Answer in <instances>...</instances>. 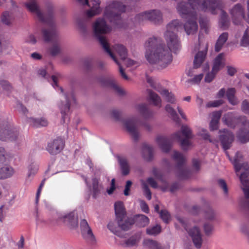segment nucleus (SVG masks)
I'll return each instance as SVG.
<instances>
[{
	"label": "nucleus",
	"mask_w": 249,
	"mask_h": 249,
	"mask_svg": "<svg viewBox=\"0 0 249 249\" xmlns=\"http://www.w3.org/2000/svg\"><path fill=\"white\" fill-rule=\"evenodd\" d=\"M193 137L191 129L185 125H183L181 128V132L178 131L172 135V138L180 142V146L183 150L188 149L191 143L189 139Z\"/></svg>",
	"instance_id": "7"
},
{
	"label": "nucleus",
	"mask_w": 249,
	"mask_h": 249,
	"mask_svg": "<svg viewBox=\"0 0 249 249\" xmlns=\"http://www.w3.org/2000/svg\"><path fill=\"white\" fill-rule=\"evenodd\" d=\"M228 38V34L227 33H222L218 37L215 45V51L218 52L221 49L223 45L226 42Z\"/></svg>",
	"instance_id": "33"
},
{
	"label": "nucleus",
	"mask_w": 249,
	"mask_h": 249,
	"mask_svg": "<svg viewBox=\"0 0 249 249\" xmlns=\"http://www.w3.org/2000/svg\"><path fill=\"white\" fill-rule=\"evenodd\" d=\"M107 228L114 234L120 236L119 232L118 231V227L115 222L113 221L109 222L107 225Z\"/></svg>",
	"instance_id": "51"
},
{
	"label": "nucleus",
	"mask_w": 249,
	"mask_h": 249,
	"mask_svg": "<svg viewBox=\"0 0 249 249\" xmlns=\"http://www.w3.org/2000/svg\"><path fill=\"white\" fill-rule=\"evenodd\" d=\"M173 158L177 162V167L179 171H181V170L183 168L186 161V159L184 156L180 153L178 151H175L173 155Z\"/></svg>",
	"instance_id": "31"
},
{
	"label": "nucleus",
	"mask_w": 249,
	"mask_h": 249,
	"mask_svg": "<svg viewBox=\"0 0 249 249\" xmlns=\"http://www.w3.org/2000/svg\"><path fill=\"white\" fill-rule=\"evenodd\" d=\"M192 165L193 168L196 170H199L201 165V161L197 159H194L192 160Z\"/></svg>",
	"instance_id": "58"
},
{
	"label": "nucleus",
	"mask_w": 249,
	"mask_h": 249,
	"mask_svg": "<svg viewBox=\"0 0 249 249\" xmlns=\"http://www.w3.org/2000/svg\"><path fill=\"white\" fill-rule=\"evenodd\" d=\"M156 176L157 179L159 180L161 182L163 183V185L160 187V188L163 192L166 191L168 187V184L166 181L165 177L162 175V172H155Z\"/></svg>",
	"instance_id": "39"
},
{
	"label": "nucleus",
	"mask_w": 249,
	"mask_h": 249,
	"mask_svg": "<svg viewBox=\"0 0 249 249\" xmlns=\"http://www.w3.org/2000/svg\"><path fill=\"white\" fill-rule=\"evenodd\" d=\"M165 110L170 113L172 119L176 122H178L179 119L174 109L170 105H167L165 107Z\"/></svg>",
	"instance_id": "46"
},
{
	"label": "nucleus",
	"mask_w": 249,
	"mask_h": 249,
	"mask_svg": "<svg viewBox=\"0 0 249 249\" xmlns=\"http://www.w3.org/2000/svg\"><path fill=\"white\" fill-rule=\"evenodd\" d=\"M156 142L162 151L167 153L171 149L172 141L170 138L159 136L157 137Z\"/></svg>",
	"instance_id": "23"
},
{
	"label": "nucleus",
	"mask_w": 249,
	"mask_h": 249,
	"mask_svg": "<svg viewBox=\"0 0 249 249\" xmlns=\"http://www.w3.org/2000/svg\"><path fill=\"white\" fill-rule=\"evenodd\" d=\"M216 73L213 72V70L211 73H208L206 74L205 77V81L206 82L210 83L213 79L215 74Z\"/></svg>",
	"instance_id": "63"
},
{
	"label": "nucleus",
	"mask_w": 249,
	"mask_h": 249,
	"mask_svg": "<svg viewBox=\"0 0 249 249\" xmlns=\"http://www.w3.org/2000/svg\"><path fill=\"white\" fill-rule=\"evenodd\" d=\"M80 231L83 238L89 243L94 244L96 242L95 237L87 221L82 219L80 223Z\"/></svg>",
	"instance_id": "13"
},
{
	"label": "nucleus",
	"mask_w": 249,
	"mask_h": 249,
	"mask_svg": "<svg viewBox=\"0 0 249 249\" xmlns=\"http://www.w3.org/2000/svg\"><path fill=\"white\" fill-rule=\"evenodd\" d=\"M224 57V53H220L215 57L214 60L213 65L212 69L213 72L217 73L221 68L224 67V63L223 62Z\"/></svg>",
	"instance_id": "30"
},
{
	"label": "nucleus",
	"mask_w": 249,
	"mask_h": 249,
	"mask_svg": "<svg viewBox=\"0 0 249 249\" xmlns=\"http://www.w3.org/2000/svg\"><path fill=\"white\" fill-rule=\"evenodd\" d=\"M240 46L247 47L249 46V31L247 29L244 32L240 40Z\"/></svg>",
	"instance_id": "43"
},
{
	"label": "nucleus",
	"mask_w": 249,
	"mask_h": 249,
	"mask_svg": "<svg viewBox=\"0 0 249 249\" xmlns=\"http://www.w3.org/2000/svg\"><path fill=\"white\" fill-rule=\"evenodd\" d=\"M132 184V182L130 180H127L126 181L124 190V196H128L130 195L129 192Z\"/></svg>",
	"instance_id": "59"
},
{
	"label": "nucleus",
	"mask_w": 249,
	"mask_h": 249,
	"mask_svg": "<svg viewBox=\"0 0 249 249\" xmlns=\"http://www.w3.org/2000/svg\"><path fill=\"white\" fill-rule=\"evenodd\" d=\"M217 183L219 186L223 189L224 194L227 196L228 194V189L225 181L223 179H219L217 180Z\"/></svg>",
	"instance_id": "52"
},
{
	"label": "nucleus",
	"mask_w": 249,
	"mask_h": 249,
	"mask_svg": "<svg viewBox=\"0 0 249 249\" xmlns=\"http://www.w3.org/2000/svg\"><path fill=\"white\" fill-rule=\"evenodd\" d=\"M146 232L149 235L156 236L161 232V227L158 224L150 226L146 229Z\"/></svg>",
	"instance_id": "41"
},
{
	"label": "nucleus",
	"mask_w": 249,
	"mask_h": 249,
	"mask_svg": "<svg viewBox=\"0 0 249 249\" xmlns=\"http://www.w3.org/2000/svg\"><path fill=\"white\" fill-rule=\"evenodd\" d=\"M204 231L206 235H210L213 229V226L209 223H205L203 226Z\"/></svg>",
	"instance_id": "54"
},
{
	"label": "nucleus",
	"mask_w": 249,
	"mask_h": 249,
	"mask_svg": "<svg viewBox=\"0 0 249 249\" xmlns=\"http://www.w3.org/2000/svg\"><path fill=\"white\" fill-rule=\"evenodd\" d=\"M65 97L67 102L66 104L64 106H62L60 107L61 113L62 114L64 123L65 122V115H66L67 112L69 111L71 105L72 103H76V99L74 97L73 90H71L70 93L67 92L66 93H65Z\"/></svg>",
	"instance_id": "21"
},
{
	"label": "nucleus",
	"mask_w": 249,
	"mask_h": 249,
	"mask_svg": "<svg viewBox=\"0 0 249 249\" xmlns=\"http://www.w3.org/2000/svg\"><path fill=\"white\" fill-rule=\"evenodd\" d=\"M142 155L143 159L147 161L151 160L154 157V149L152 146L143 143L142 146Z\"/></svg>",
	"instance_id": "25"
},
{
	"label": "nucleus",
	"mask_w": 249,
	"mask_h": 249,
	"mask_svg": "<svg viewBox=\"0 0 249 249\" xmlns=\"http://www.w3.org/2000/svg\"><path fill=\"white\" fill-rule=\"evenodd\" d=\"M235 92L234 88H229L226 92L227 99L229 103L232 105H236L238 103V101L235 96Z\"/></svg>",
	"instance_id": "34"
},
{
	"label": "nucleus",
	"mask_w": 249,
	"mask_h": 249,
	"mask_svg": "<svg viewBox=\"0 0 249 249\" xmlns=\"http://www.w3.org/2000/svg\"><path fill=\"white\" fill-rule=\"evenodd\" d=\"M239 176L238 174H237ZM245 197L240 201L241 207L249 211V172H242L239 175Z\"/></svg>",
	"instance_id": "10"
},
{
	"label": "nucleus",
	"mask_w": 249,
	"mask_h": 249,
	"mask_svg": "<svg viewBox=\"0 0 249 249\" xmlns=\"http://www.w3.org/2000/svg\"><path fill=\"white\" fill-rule=\"evenodd\" d=\"M215 213L214 210L211 208H209L205 212L204 217L206 220L212 221L215 219Z\"/></svg>",
	"instance_id": "45"
},
{
	"label": "nucleus",
	"mask_w": 249,
	"mask_h": 249,
	"mask_svg": "<svg viewBox=\"0 0 249 249\" xmlns=\"http://www.w3.org/2000/svg\"><path fill=\"white\" fill-rule=\"evenodd\" d=\"M122 171H129V165L125 157L117 155L116 156Z\"/></svg>",
	"instance_id": "35"
},
{
	"label": "nucleus",
	"mask_w": 249,
	"mask_h": 249,
	"mask_svg": "<svg viewBox=\"0 0 249 249\" xmlns=\"http://www.w3.org/2000/svg\"><path fill=\"white\" fill-rule=\"evenodd\" d=\"M223 103V101L222 100L213 101L208 103V104H207V107H217L222 105Z\"/></svg>",
	"instance_id": "55"
},
{
	"label": "nucleus",
	"mask_w": 249,
	"mask_h": 249,
	"mask_svg": "<svg viewBox=\"0 0 249 249\" xmlns=\"http://www.w3.org/2000/svg\"><path fill=\"white\" fill-rule=\"evenodd\" d=\"M226 154L233 164L235 171H239L242 169H245V171H249L248 163L244 161L243 155L241 152L236 153L233 160H231L227 152H226Z\"/></svg>",
	"instance_id": "16"
},
{
	"label": "nucleus",
	"mask_w": 249,
	"mask_h": 249,
	"mask_svg": "<svg viewBox=\"0 0 249 249\" xmlns=\"http://www.w3.org/2000/svg\"><path fill=\"white\" fill-rule=\"evenodd\" d=\"M219 140L221 145L225 151L229 149L231 146V144L234 141V135L230 131L227 129L219 130Z\"/></svg>",
	"instance_id": "14"
},
{
	"label": "nucleus",
	"mask_w": 249,
	"mask_h": 249,
	"mask_svg": "<svg viewBox=\"0 0 249 249\" xmlns=\"http://www.w3.org/2000/svg\"><path fill=\"white\" fill-rule=\"evenodd\" d=\"M230 14L232 16L233 22L236 25L240 24V21L245 18L244 9L239 3L234 5L231 10Z\"/></svg>",
	"instance_id": "19"
},
{
	"label": "nucleus",
	"mask_w": 249,
	"mask_h": 249,
	"mask_svg": "<svg viewBox=\"0 0 249 249\" xmlns=\"http://www.w3.org/2000/svg\"><path fill=\"white\" fill-rule=\"evenodd\" d=\"M125 10V6L121 2L112 1L106 7L104 17L113 24L121 28L123 26L121 25L122 20L121 15Z\"/></svg>",
	"instance_id": "6"
},
{
	"label": "nucleus",
	"mask_w": 249,
	"mask_h": 249,
	"mask_svg": "<svg viewBox=\"0 0 249 249\" xmlns=\"http://www.w3.org/2000/svg\"><path fill=\"white\" fill-rule=\"evenodd\" d=\"M113 49L120 56L123 63L127 67H130L135 64L136 62L134 60L127 58V52L124 46L116 44L114 46Z\"/></svg>",
	"instance_id": "17"
},
{
	"label": "nucleus",
	"mask_w": 249,
	"mask_h": 249,
	"mask_svg": "<svg viewBox=\"0 0 249 249\" xmlns=\"http://www.w3.org/2000/svg\"><path fill=\"white\" fill-rule=\"evenodd\" d=\"M178 176L181 179H187L189 178L191 176L192 172H178Z\"/></svg>",
	"instance_id": "60"
},
{
	"label": "nucleus",
	"mask_w": 249,
	"mask_h": 249,
	"mask_svg": "<svg viewBox=\"0 0 249 249\" xmlns=\"http://www.w3.org/2000/svg\"><path fill=\"white\" fill-rule=\"evenodd\" d=\"M135 20L139 23L148 20L155 24H159L162 22V14L160 11L157 10L145 11L138 14Z\"/></svg>",
	"instance_id": "11"
},
{
	"label": "nucleus",
	"mask_w": 249,
	"mask_h": 249,
	"mask_svg": "<svg viewBox=\"0 0 249 249\" xmlns=\"http://www.w3.org/2000/svg\"><path fill=\"white\" fill-rule=\"evenodd\" d=\"M177 219L184 227L191 237L195 247L198 249L200 248L202 244V234L198 226L194 225L191 228L188 229L186 226L185 220L183 218L178 217Z\"/></svg>",
	"instance_id": "9"
},
{
	"label": "nucleus",
	"mask_w": 249,
	"mask_h": 249,
	"mask_svg": "<svg viewBox=\"0 0 249 249\" xmlns=\"http://www.w3.org/2000/svg\"><path fill=\"white\" fill-rule=\"evenodd\" d=\"M223 121L228 126L235 128L237 123H241L242 127L236 133L238 140L242 143L249 141V121L245 116H235L233 112H229L225 114Z\"/></svg>",
	"instance_id": "5"
},
{
	"label": "nucleus",
	"mask_w": 249,
	"mask_h": 249,
	"mask_svg": "<svg viewBox=\"0 0 249 249\" xmlns=\"http://www.w3.org/2000/svg\"><path fill=\"white\" fill-rule=\"evenodd\" d=\"M138 124V121L135 119L127 120L124 122L125 128L135 141H137L139 138Z\"/></svg>",
	"instance_id": "18"
},
{
	"label": "nucleus",
	"mask_w": 249,
	"mask_h": 249,
	"mask_svg": "<svg viewBox=\"0 0 249 249\" xmlns=\"http://www.w3.org/2000/svg\"><path fill=\"white\" fill-rule=\"evenodd\" d=\"M141 234L140 233L135 234L127 239L124 240L122 245L124 247H132L137 245L141 239Z\"/></svg>",
	"instance_id": "27"
},
{
	"label": "nucleus",
	"mask_w": 249,
	"mask_h": 249,
	"mask_svg": "<svg viewBox=\"0 0 249 249\" xmlns=\"http://www.w3.org/2000/svg\"><path fill=\"white\" fill-rule=\"evenodd\" d=\"M117 222L118 226L124 231L129 230L134 223L133 219L130 218L125 219V217L117 219Z\"/></svg>",
	"instance_id": "32"
},
{
	"label": "nucleus",
	"mask_w": 249,
	"mask_h": 249,
	"mask_svg": "<svg viewBox=\"0 0 249 249\" xmlns=\"http://www.w3.org/2000/svg\"><path fill=\"white\" fill-rule=\"evenodd\" d=\"M241 108L245 113L249 115V103L247 100L243 101Z\"/></svg>",
	"instance_id": "57"
},
{
	"label": "nucleus",
	"mask_w": 249,
	"mask_h": 249,
	"mask_svg": "<svg viewBox=\"0 0 249 249\" xmlns=\"http://www.w3.org/2000/svg\"><path fill=\"white\" fill-rule=\"evenodd\" d=\"M89 190L92 193L94 198H96L100 192V186L98 183V179L95 176L93 172H84L81 175Z\"/></svg>",
	"instance_id": "8"
},
{
	"label": "nucleus",
	"mask_w": 249,
	"mask_h": 249,
	"mask_svg": "<svg viewBox=\"0 0 249 249\" xmlns=\"http://www.w3.org/2000/svg\"><path fill=\"white\" fill-rule=\"evenodd\" d=\"M160 216L165 223H168L170 219V215L166 210L160 211Z\"/></svg>",
	"instance_id": "53"
},
{
	"label": "nucleus",
	"mask_w": 249,
	"mask_h": 249,
	"mask_svg": "<svg viewBox=\"0 0 249 249\" xmlns=\"http://www.w3.org/2000/svg\"><path fill=\"white\" fill-rule=\"evenodd\" d=\"M109 86L112 88L119 95H123L124 94V90L119 87L114 81H111L109 83Z\"/></svg>",
	"instance_id": "47"
},
{
	"label": "nucleus",
	"mask_w": 249,
	"mask_h": 249,
	"mask_svg": "<svg viewBox=\"0 0 249 249\" xmlns=\"http://www.w3.org/2000/svg\"><path fill=\"white\" fill-rule=\"evenodd\" d=\"M141 182L144 195L148 200H150L151 199V193L150 189H149L146 182H145L143 180H142Z\"/></svg>",
	"instance_id": "49"
},
{
	"label": "nucleus",
	"mask_w": 249,
	"mask_h": 249,
	"mask_svg": "<svg viewBox=\"0 0 249 249\" xmlns=\"http://www.w3.org/2000/svg\"><path fill=\"white\" fill-rule=\"evenodd\" d=\"M60 218L71 229H75L78 226V215L75 211L65 214L62 215Z\"/></svg>",
	"instance_id": "20"
},
{
	"label": "nucleus",
	"mask_w": 249,
	"mask_h": 249,
	"mask_svg": "<svg viewBox=\"0 0 249 249\" xmlns=\"http://www.w3.org/2000/svg\"><path fill=\"white\" fill-rule=\"evenodd\" d=\"M64 146V142L63 140L58 138L48 143L47 150L52 155H56L61 151Z\"/></svg>",
	"instance_id": "22"
},
{
	"label": "nucleus",
	"mask_w": 249,
	"mask_h": 249,
	"mask_svg": "<svg viewBox=\"0 0 249 249\" xmlns=\"http://www.w3.org/2000/svg\"><path fill=\"white\" fill-rule=\"evenodd\" d=\"M27 121L29 123L30 125L34 127L46 126L48 124L47 120L43 117L38 119L28 118L27 119Z\"/></svg>",
	"instance_id": "28"
},
{
	"label": "nucleus",
	"mask_w": 249,
	"mask_h": 249,
	"mask_svg": "<svg viewBox=\"0 0 249 249\" xmlns=\"http://www.w3.org/2000/svg\"><path fill=\"white\" fill-rule=\"evenodd\" d=\"M136 222L140 227H143L147 225L149 223V218L144 215H138L136 217Z\"/></svg>",
	"instance_id": "40"
},
{
	"label": "nucleus",
	"mask_w": 249,
	"mask_h": 249,
	"mask_svg": "<svg viewBox=\"0 0 249 249\" xmlns=\"http://www.w3.org/2000/svg\"><path fill=\"white\" fill-rule=\"evenodd\" d=\"M160 94L165 96L167 102L171 103H174L175 102V98L173 94L171 93H169L168 90L166 89H162L161 91H159Z\"/></svg>",
	"instance_id": "44"
},
{
	"label": "nucleus",
	"mask_w": 249,
	"mask_h": 249,
	"mask_svg": "<svg viewBox=\"0 0 249 249\" xmlns=\"http://www.w3.org/2000/svg\"><path fill=\"white\" fill-rule=\"evenodd\" d=\"M14 18L12 14L8 11L3 12L1 17V22L7 25H10Z\"/></svg>",
	"instance_id": "38"
},
{
	"label": "nucleus",
	"mask_w": 249,
	"mask_h": 249,
	"mask_svg": "<svg viewBox=\"0 0 249 249\" xmlns=\"http://www.w3.org/2000/svg\"><path fill=\"white\" fill-rule=\"evenodd\" d=\"M221 116V111H218L213 112L212 113V121H215L219 122V121Z\"/></svg>",
	"instance_id": "61"
},
{
	"label": "nucleus",
	"mask_w": 249,
	"mask_h": 249,
	"mask_svg": "<svg viewBox=\"0 0 249 249\" xmlns=\"http://www.w3.org/2000/svg\"><path fill=\"white\" fill-rule=\"evenodd\" d=\"M115 189V179L112 178L111 180L110 186L107 189V192L109 195H112Z\"/></svg>",
	"instance_id": "56"
},
{
	"label": "nucleus",
	"mask_w": 249,
	"mask_h": 249,
	"mask_svg": "<svg viewBox=\"0 0 249 249\" xmlns=\"http://www.w3.org/2000/svg\"><path fill=\"white\" fill-rule=\"evenodd\" d=\"M60 77V74L59 73H56V74L53 75L52 76V81L53 82V84H52V86H53V87L54 88H55V87H58V89L61 91V93H63V92H64L63 89L61 87L58 86V85L57 84L58 79Z\"/></svg>",
	"instance_id": "50"
},
{
	"label": "nucleus",
	"mask_w": 249,
	"mask_h": 249,
	"mask_svg": "<svg viewBox=\"0 0 249 249\" xmlns=\"http://www.w3.org/2000/svg\"><path fill=\"white\" fill-rule=\"evenodd\" d=\"M203 77V74L200 73L195 75L193 78L188 79L186 81V85L189 87L192 85L198 84Z\"/></svg>",
	"instance_id": "42"
},
{
	"label": "nucleus",
	"mask_w": 249,
	"mask_h": 249,
	"mask_svg": "<svg viewBox=\"0 0 249 249\" xmlns=\"http://www.w3.org/2000/svg\"><path fill=\"white\" fill-rule=\"evenodd\" d=\"M93 34L95 37L98 40L104 51L111 57L114 62L119 66V71L121 76L125 80L128 79V76L125 73L120 63L111 52L109 44L104 36L105 34L111 31V28L107 24L103 18H98L93 25Z\"/></svg>",
	"instance_id": "4"
},
{
	"label": "nucleus",
	"mask_w": 249,
	"mask_h": 249,
	"mask_svg": "<svg viewBox=\"0 0 249 249\" xmlns=\"http://www.w3.org/2000/svg\"><path fill=\"white\" fill-rule=\"evenodd\" d=\"M224 3L221 0H188V2H180L177 9L180 16L186 19L184 29L187 35L194 34L198 29L197 23V11H210L212 14H216V10L221 11L219 24L223 30L227 29L230 21L228 16L223 9Z\"/></svg>",
	"instance_id": "2"
},
{
	"label": "nucleus",
	"mask_w": 249,
	"mask_h": 249,
	"mask_svg": "<svg viewBox=\"0 0 249 249\" xmlns=\"http://www.w3.org/2000/svg\"><path fill=\"white\" fill-rule=\"evenodd\" d=\"M25 6L30 12L36 15L40 21L46 25L47 28L42 30L43 37L46 42H53V45L49 49L50 54L53 56L58 55L60 53L61 49L53 12L51 11L47 15L44 16L40 10L36 0H29L28 2L25 3Z\"/></svg>",
	"instance_id": "3"
},
{
	"label": "nucleus",
	"mask_w": 249,
	"mask_h": 249,
	"mask_svg": "<svg viewBox=\"0 0 249 249\" xmlns=\"http://www.w3.org/2000/svg\"><path fill=\"white\" fill-rule=\"evenodd\" d=\"M137 109L145 118H149L152 116V112L148 108L147 105L144 104L139 105L137 106Z\"/></svg>",
	"instance_id": "37"
},
{
	"label": "nucleus",
	"mask_w": 249,
	"mask_h": 249,
	"mask_svg": "<svg viewBox=\"0 0 249 249\" xmlns=\"http://www.w3.org/2000/svg\"><path fill=\"white\" fill-rule=\"evenodd\" d=\"M144 246L150 249H170L169 246H164L151 239H145L143 242Z\"/></svg>",
	"instance_id": "26"
},
{
	"label": "nucleus",
	"mask_w": 249,
	"mask_h": 249,
	"mask_svg": "<svg viewBox=\"0 0 249 249\" xmlns=\"http://www.w3.org/2000/svg\"><path fill=\"white\" fill-rule=\"evenodd\" d=\"M208 49V44L206 45L204 51H199L195 56L194 60V68H199L205 59Z\"/></svg>",
	"instance_id": "24"
},
{
	"label": "nucleus",
	"mask_w": 249,
	"mask_h": 249,
	"mask_svg": "<svg viewBox=\"0 0 249 249\" xmlns=\"http://www.w3.org/2000/svg\"><path fill=\"white\" fill-rule=\"evenodd\" d=\"M199 24L202 30H204V32L208 34L209 32V24L207 19L200 18L199 19Z\"/></svg>",
	"instance_id": "48"
},
{
	"label": "nucleus",
	"mask_w": 249,
	"mask_h": 249,
	"mask_svg": "<svg viewBox=\"0 0 249 249\" xmlns=\"http://www.w3.org/2000/svg\"><path fill=\"white\" fill-rule=\"evenodd\" d=\"M0 85L4 89L9 90L11 89V86L7 81L1 80L0 81Z\"/></svg>",
	"instance_id": "64"
},
{
	"label": "nucleus",
	"mask_w": 249,
	"mask_h": 249,
	"mask_svg": "<svg viewBox=\"0 0 249 249\" xmlns=\"http://www.w3.org/2000/svg\"><path fill=\"white\" fill-rule=\"evenodd\" d=\"M18 136V132L13 126L8 124L0 126V140L13 141L17 140Z\"/></svg>",
	"instance_id": "12"
},
{
	"label": "nucleus",
	"mask_w": 249,
	"mask_h": 249,
	"mask_svg": "<svg viewBox=\"0 0 249 249\" xmlns=\"http://www.w3.org/2000/svg\"><path fill=\"white\" fill-rule=\"evenodd\" d=\"M114 209L117 220L122 218H124L126 215V211L124 203L121 201H117L114 204Z\"/></svg>",
	"instance_id": "29"
},
{
	"label": "nucleus",
	"mask_w": 249,
	"mask_h": 249,
	"mask_svg": "<svg viewBox=\"0 0 249 249\" xmlns=\"http://www.w3.org/2000/svg\"><path fill=\"white\" fill-rule=\"evenodd\" d=\"M77 1L81 4L88 5L90 8L86 12V15L89 18H91L98 15L101 12L100 0H91L90 2L88 0H77Z\"/></svg>",
	"instance_id": "15"
},
{
	"label": "nucleus",
	"mask_w": 249,
	"mask_h": 249,
	"mask_svg": "<svg viewBox=\"0 0 249 249\" xmlns=\"http://www.w3.org/2000/svg\"><path fill=\"white\" fill-rule=\"evenodd\" d=\"M164 38L168 48L160 38L152 37L145 43V58L151 64H158L161 68H166L172 61L171 52L177 53L181 48L180 42L176 33L181 30L182 25L178 19L168 24Z\"/></svg>",
	"instance_id": "1"
},
{
	"label": "nucleus",
	"mask_w": 249,
	"mask_h": 249,
	"mask_svg": "<svg viewBox=\"0 0 249 249\" xmlns=\"http://www.w3.org/2000/svg\"><path fill=\"white\" fill-rule=\"evenodd\" d=\"M17 108L19 112L22 113L24 115H26L28 112L27 108L20 103L17 104Z\"/></svg>",
	"instance_id": "62"
},
{
	"label": "nucleus",
	"mask_w": 249,
	"mask_h": 249,
	"mask_svg": "<svg viewBox=\"0 0 249 249\" xmlns=\"http://www.w3.org/2000/svg\"><path fill=\"white\" fill-rule=\"evenodd\" d=\"M149 98L153 105L155 106L160 107L161 106V99L160 96L150 89L147 90Z\"/></svg>",
	"instance_id": "36"
}]
</instances>
